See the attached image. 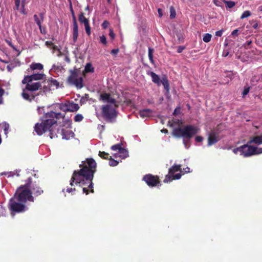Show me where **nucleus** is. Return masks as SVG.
<instances>
[{
    "label": "nucleus",
    "mask_w": 262,
    "mask_h": 262,
    "mask_svg": "<svg viewBox=\"0 0 262 262\" xmlns=\"http://www.w3.org/2000/svg\"><path fill=\"white\" fill-rule=\"evenodd\" d=\"M170 18L171 19H172V18H175L176 15V13L175 10H174V9L173 8V7H170Z\"/></svg>",
    "instance_id": "38"
},
{
    "label": "nucleus",
    "mask_w": 262,
    "mask_h": 262,
    "mask_svg": "<svg viewBox=\"0 0 262 262\" xmlns=\"http://www.w3.org/2000/svg\"><path fill=\"white\" fill-rule=\"evenodd\" d=\"M119 157L122 159H125V158H127V157H128V151L126 149H125L123 147H122L121 149H119Z\"/></svg>",
    "instance_id": "25"
},
{
    "label": "nucleus",
    "mask_w": 262,
    "mask_h": 262,
    "mask_svg": "<svg viewBox=\"0 0 262 262\" xmlns=\"http://www.w3.org/2000/svg\"><path fill=\"white\" fill-rule=\"evenodd\" d=\"M195 140L198 142H201L203 140V138L202 136H198L195 137Z\"/></svg>",
    "instance_id": "59"
},
{
    "label": "nucleus",
    "mask_w": 262,
    "mask_h": 262,
    "mask_svg": "<svg viewBox=\"0 0 262 262\" xmlns=\"http://www.w3.org/2000/svg\"><path fill=\"white\" fill-rule=\"evenodd\" d=\"M219 135L214 132H212L209 133L208 137V146H210L212 145L215 144L220 140Z\"/></svg>",
    "instance_id": "13"
},
{
    "label": "nucleus",
    "mask_w": 262,
    "mask_h": 262,
    "mask_svg": "<svg viewBox=\"0 0 262 262\" xmlns=\"http://www.w3.org/2000/svg\"><path fill=\"white\" fill-rule=\"evenodd\" d=\"M180 113V107H177L174 110V112L173 113V115L174 116H176Z\"/></svg>",
    "instance_id": "55"
},
{
    "label": "nucleus",
    "mask_w": 262,
    "mask_h": 262,
    "mask_svg": "<svg viewBox=\"0 0 262 262\" xmlns=\"http://www.w3.org/2000/svg\"><path fill=\"white\" fill-rule=\"evenodd\" d=\"M84 71L86 73H93L94 72V68L92 64L89 62L86 64Z\"/></svg>",
    "instance_id": "28"
},
{
    "label": "nucleus",
    "mask_w": 262,
    "mask_h": 262,
    "mask_svg": "<svg viewBox=\"0 0 262 262\" xmlns=\"http://www.w3.org/2000/svg\"><path fill=\"white\" fill-rule=\"evenodd\" d=\"M80 72V70L77 69L71 70V75L67 79L69 84L74 85L77 89H81L83 86V78L79 76Z\"/></svg>",
    "instance_id": "6"
},
{
    "label": "nucleus",
    "mask_w": 262,
    "mask_h": 262,
    "mask_svg": "<svg viewBox=\"0 0 262 262\" xmlns=\"http://www.w3.org/2000/svg\"><path fill=\"white\" fill-rule=\"evenodd\" d=\"M118 114L116 108L111 104L104 105L101 107L102 117L106 122H114Z\"/></svg>",
    "instance_id": "5"
},
{
    "label": "nucleus",
    "mask_w": 262,
    "mask_h": 262,
    "mask_svg": "<svg viewBox=\"0 0 262 262\" xmlns=\"http://www.w3.org/2000/svg\"><path fill=\"white\" fill-rule=\"evenodd\" d=\"M148 74L150 75L152 78V81L155 83L160 85L161 84V79L159 76L154 72H149Z\"/></svg>",
    "instance_id": "19"
},
{
    "label": "nucleus",
    "mask_w": 262,
    "mask_h": 262,
    "mask_svg": "<svg viewBox=\"0 0 262 262\" xmlns=\"http://www.w3.org/2000/svg\"><path fill=\"white\" fill-rule=\"evenodd\" d=\"M5 91L2 88H0V104H2L3 103V95H4Z\"/></svg>",
    "instance_id": "46"
},
{
    "label": "nucleus",
    "mask_w": 262,
    "mask_h": 262,
    "mask_svg": "<svg viewBox=\"0 0 262 262\" xmlns=\"http://www.w3.org/2000/svg\"><path fill=\"white\" fill-rule=\"evenodd\" d=\"M45 77L46 75L43 74L36 73L29 75V77H30V81L32 82L33 80L43 79Z\"/></svg>",
    "instance_id": "18"
},
{
    "label": "nucleus",
    "mask_w": 262,
    "mask_h": 262,
    "mask_svg": "<svg viewBox=\"0 0 262 262\" xmlns=\"http://www.w3.org/2000/svg\"><path fill=\"white\" fill-rule=\"evenodd\" d=\"M85 32L88 36H90L91 34V27L89 25V23L85 24L84 25Z\"/></svg>",
    "instance_id": "41"
},
{
    "label": "nucleus",
    "mask_w": 262,
    "mask_h": 262,
    "mask_svg": "<svg viewBox=\"0 0 262 262\" xmlns=\"http://www.w3.org/2000/svg\"><path fill=\"white\" fill-rule=\"evenodd\" d=\"M151 110H150V109L146 108L140 111L139 112V115L141 117L144 118L146 117L149 116L151 115Z\"/></svg>",
    "instance_id": "24"
},
{
    "label": "nucleus",
    "mask_w": 262,
    "mask_h": 262,
    "mask_svg": "<svg viewBox=\"0 0 262 262\" xmlns=\"http://www.w3.org/2000/svg\"><path fill=\"white\" fill-rule=\"evenodd\" d=\"M63 119L64 120L63 124H67L68 125V127L71 128L72 120L69 119H66L65 118Z\"/></svg>",
    "instance_id": "42"
},
{
    "label": "nucleus",
    "mask_w": 262,
    "mask_h": 262,
    "mask_svg": "<svg viewBox=\"0 0 262 262\" xmlns=\"http://www.w3.org/2000/svg\"><path fill=\"white\" fill-rule=\"evenodd\" d=\"M109 25V23L108 21L107 20H104L102 24V28L104 29H105L107 28L108 26Z\"/></svg>",
    "instance_id": "52"
},
{
    "label": "nucleus",
    "mask_w": 262,
    "mask_h": 262,
    "mask_svg": "<svg viewBox=\"0 0 262 262\" xmlns=\"http://www.w3.org/2000/svg\"><path fill=\"white\" fill-rule=\"evenodd\" d=\"M30 68L32 70H42L43 69V65L40 63H33L30 65Z\"/></svg>",
    "instance_id": "27"
},
{
    "label": "nucleus",
    "mask_w": 262,
    "mask_h": 262,
    "mask_svg": "<svg viewBox=\"0 0 262 262\" xmlns=\"http://www.w3.org/2000/svg\"><path fill=\"white\" fill-rule=\"evenodd\" d=\"M78 36V27H73V40L75 43L77 40V38Z\"/></svg>",
    "instance_id": "29"
},
{
    "label": "nucleus",
    "mask_w": 262,
    "mask_h": 262,
    "mask_svg": "<svg viewBox=\"0 0 262 262\" xmlns=\"http://www.w3.org/2000/svg\"><path fill=\"white\" fill-rule=\"evenodd\" d=\"M241 146L237 147V148H235L233 149V152L235 154H237L238 152H239L240 155H241Z\"/></svg>",
    "instance_id": "56"
},
{
    "label": "nucleus",
    "mask_w": 262,
    "mask_h": 262,
    "mask_svg": "<svg viewBox=\"0 0 262 262\" xmlns=\"http://www.w3.org/2000/svg\"><path fill=\"white\" fill-rule=\"evenodd\" d=\"M109 35L111 37L112 39H114L115 36V34L114 33V31H113L112 29H110Z\"/></svg>",
    "instance_id": "54"
},
{
    "label": "nucleus",
    "mask_w": 262,
    "mask_h": 262,
    "mask_svg": "<svg viewBox=\"0 0 262 262\" xmlns=\"http://www.w3.org/2000/svg\"><path fill=\"white\" fill-rule=\"evenodd\" d=\"M47 82L49 85H50L51 86H55L56 89L58 88L59 86V82L53 78H49Z\"/></svg>",
    "instance_id": "26"
},
{
    "label": "nucleus",
    "mask_w": 262,
    "mask_h": 262,
    "mask_svg": "<svg viewBox=\"0 0 262 262\" xmlns=\"http://www.w3.org/2000/svg\"><path fill=\"white\" fill-rule=\"evenodd\" d=\"M198 128L193 125H187L183 127H178L173 129L172 135L176 138H183V144L186 148L190 146V140L198 132Z\"/></svg>",
    "instance_id": "3"
},
{
    "label": "nucleus",
    "mask_w": 262,
    "mask_h": 262,
    "mask_svg": "<svg viewBox=\"0 0 262 262\" xmlns=\"http://www.w3.org/2000/svg\"><path fill=\"white\" fill-rule=\"evenodd\" d=\"M154 52V49L150 47H149L148 48V57H149V59L150 62L152 63H154V60L153 59Z\"/></svg>",
    "instance_id": "31"
},
{
    "label": "nucleus",
    "mask_w": 262,
    "mask_h": 262,
    "mask_svg": "<svg viewBox=\"0 0 262 262\" xmlns=\"http://www.w3.org/2000/svg\"><path fill=\"white\" fill-rule=\"evenodd\" d=\"M223 30H219V31H217L215 32V35L216 36H219V37H220L223 34Z\"/></svg>",
    "instance_id": "62"
},
{
    "label": "nucleus",
    "mask_w": 262,
    "mask_h": 262,
    "mask_svg": "<svg viewBox=\"0 0 262 262\" xmlns=\"http://www.w3.org/2000/svg\"><path fill=\"white\" fill-rule=\"evenodd\" d=\"M83 117L81 114H77L74 117V121L75 122H80L82 120Z\"/></svg>",
    "instance_id": "40"
},
{
    "label": "nucleus",
    "mask_w": 262,
    "mask_h": 262,
    "mask_svg": "<svg viewBox=\"0 0 262 262\" xmlns=\"http://www.w3.org/2000/svg\"><path fill=\"white\" fill-rule=\"evenodd\" d=\"M251 15V13L249 11H245L244 12V13L242 14V16H241V19H244L245 18H247L249 16H250Z\"/></svg>",
    "instance_id": "37"
},
{
    "label": "nucleus",
    "mask_w": 262,
    "mask_h": 262,
    "mask_svg": "<svg viewBox=\"0 0 262 262\" xmlns=\"http://www.w3.org/2000/svg\"><path fill=\"white\" fill-rule=\"evenodd\" d=\"M59 108L63 112H68V103L60 104Z\"/></svg>",
    "instance_id": "32"
},
{
    "label": "nucleus",
    "mask_w": 262,
    "mask_h": 262,
    "mask_svg": "<svg viewBox=\"0 0 262 262\" xmlns=\"http://www.w3.org/2000/svg\"><path fill=\"white\" fill-rule=\"evenodd\" d=\"M249 91H250V87L249 86H247V87L245 86L244 91H243V93H242L243 96H245L247 95L249 93Z\"/></svg>",
    "instance_id": "45"
},
{
    "label": "nucleus",
    "mask_w": 262,
    "mask_h": 262,
    "mask_svg": "<svg viewBox=\"0 0 262 262\" xmlns=\"http://www.w3.org/2000/svg\"><path fill=\"white\" fill-rule=\"evenodd\" d=\"M92 180H93V179H92L91 180H88L90 182V184L88 186V188L91 189L90 190V192H91L94 193V189H93V183Z\"/></svg>",
    "instance_id": "49"
},
{
    "label": "nucleus",
    "mask_w": 262,
    "mask_h": 262,
    "mask_svg": "<svg viewBox=\"0 0 262 262\" xmlns=\"http://www.w3.org/2000/svg\"><path fill=\"white\" fill-rule=\"evenodd\" d=\"M143 180L150 187H155L160 183L159 177L151 174L145 175L143 178Z\"/></svg>",
    "instance_id": "10"
},
{
    "label": "nucleus",
    "mask_w": 262,
    "mask_h": 262,
    "mask_svg": "<svg viewBox=\"0 0 262 262\" xmlns=\"http://www.w3.org/2000/svg\"><path fill=\"white\" fill-rule=\"evenodd\" d=\"M79 108V106L78 104L74 103V102L68 103V112H76Z\"/></svg>",
    "instance_id": "20"
},
{
    "label": "nucleus",
    "mask_w": 262,
    "mask_h": 262,
    "mask_svg": "<svg viewBox=\"0 0 262 262\" xmlns=\"http://www.w3.org/2000/svg\"><path fill=\"white\" fill-rule=\"evenodd\" d=\"M100 100H102L104 102L111 103L112 104H114L116 107H117L118 105L116 104V100L111 97L110 94L103 93L100 95Z\"/></svg>",
    "instance_id": "12"
},
{
    "label": "nucleus",
    "mask_w": 262,
    "mask_h": 262,
    "mask_svg": "<svg viewBox=\"0 0 262 262\" xmlns=\"http://www.w3.org/2000/svg\"><path fill=\"white\" fill-rule=\"evenodd\" d=\"M64 118V115L60 113L50 111L45 113L40 119V123H37L34 128V131L38 136H41L47 132H49L51 139L61 136L60 126H57V120Z\"/></svg>",
    "instance_id": "1"
},
{
    "label": "nucleus",
    "mask_w": 262,
    "mask_h": 262,
    "mask_svg": "<svg viewBox=\"0 0 262 262\" xmlns=\"http://www.w3.org/2000/svg\"><path fill=\"white\" fill-rule=\"evenodd\" d=\"M61 137L63 139L69 140L70 137H73L74 133L71 130H66L61 128Z\"/></svg>",
    "instance_id": "15"
},
{
    "label": "nucleus",
    "mask_w": 262,
    "mask_h": 262,
    "mask_svg": "<svg viewBox=\"0 0 262 262\" xmlns=\"http://www.w3.org/2000/svg\"><path fill=\"white\" fill-rule=\"evenodd\" d=\"M255 151H254V153H255V155L262 154V147L258 148L256 146H255Z\"/></svg>",
    "instance_id": "50"
},
{
    "label": "nucleus",
    "mask_w": 262,
    "mask_h": 262,
    "mask_svg": "<svg viewBox=\"0 0 262 262\" xmlns=\"http://www.w3.org/2000/svg\"><path fill=\"white\" fill-rule=\"evenodd\" d=\"M26 91L27 90H25V88L23 89L21 96L24 99L31 102L33 99L35 98V96L34 95H32V97H31L30 95L28 93L26 92Z\"/></svg>",
    "instance_id": "22"
},
{
    "label": "nucleus",
    "mask_w": 262,
    "mask_h": 262,
    "mask_svg": "<svg viewBox=\"0 0 262 262\" xmlns=\"http://www.w3.org/2000/svg\"><path fill=\"white\" fill-rule=\"evenodd\" d=\"M121 144L119 143V144H115V145H114L113 146H111V149L113 150H118V151H119V149H121L122 148L121 147Z\"/></svg>",
    "instance_id": "39"
},
{
    "label": "nucleus",
    "mask_w": 262,
    "mask_h": 262,
    "mask_svg": "<svg viewBox=\"0 0 262 262\" xmlns=\"http://www.w3.org/2000/svg\"><path fill=\"white\" fill-rule=\"evenodd\" d=\"M108 159L109 160V165L111 166H117L119 163L117 161L114 160L111 157H110V158H109Z\"/></svg>",
    "instance_id": "33"
},
{
    "label": "nucleus",
    "mask_w": 262,
    "mask_h": 262,
    "mask_svg": "<svg viewBox=\"0 0 262 262\" xmlns=\"http://www.w3.org/2000/svg\"><path fill=\"white\" fill-rule=\"evenodd\" d=\"M239 31V30L238 29L233 30L231 33V36L233 38H235L236 36H237L238 35Z\"/></svg>",
    "instance_id": "47"
},
{
    "label": "nucleus",
    "mask_w": 262,
    "mask_h": 262,
    "mask_svg": "<svg viewBox=\"0 0 262 262\" xmlns=\"http://www.w3.org/2000/svg\"><path fill=\"white\" fill-rule=\"evenodd\" d=\"M224 3H225L226 5V7L228 8H232L234 7L235 5V3L233 1H227V0H222Z\"/></svg>",
    "instance_id": "30"
},
{
    "label": "nucleus",
    "mask_w": 262,
    "mask_h": 262,
    "mask_svg": "<svg viewBox=\"0 0 262 262\" xmlns=\"http://www.w3.org/2000/svg\"><path fill=\"white\" fill-rule=\"evenodd\" d=\"M249 143L255 144L256 145H260L262 144V135L261 136H254L250 137Z\"/></svg>",
    "instance_id": "16"
},
{
    "label": "nucleus",
    "mask_w": 262,
    "mask_h": 262,
    "mask_svg": "<svg viewBox=\"0 0 262 262\" xmlns=\"http://www.w3.org/2000/svg\"><path fill=\"white\" fill-rule=\"evenodd\" d=\"M39 16L40 17V19H39L38 16L36 14H35L33 16L34 20L37 26H38L41 33H43L42 31V28H41V22L43 21L44 19V13H39Z\"/></svg>",
    "instance_id": "17"
},
{
    "label": "nucleus",
    "mask_w": 262,
    "mask_h": 262,
    "mask_svg": "<svg viewBox=\"0 0 262 262\" xmlns=\"http://www.w3.org/2000/svg\"><path fill=\"white\" fill-rule=\"evenodd\" d=\"M185 49L184 46H179L177 49V52L179 53H181Z\"/></svg>",
    "instance_id": "61"
},
{
    "label": "nucleus",
    "mask_w": 262,
    "mask_h": 262,
    "mask_svg": "<svg viewBox=\"0 0 262 262\" xmlns=\"http://www.w3.org/2000/svg\"><path fill=\"white\" fill-rule=\"evenodd\" d=\"M73 18V27H78V24L76 20V18L75 15H73V16H72Z\"/></svg>",
    "instance_id": "51"
},
{
    "label": "nucleus",
    "mask_w": 262,
    "mask_h": 262,
    "mask_svg": "<svg viewBox=\"0 0 262 262\" xmlns=\"http://www.w3.org/2000/svg\"><path fill=\"white\" fill-rule=\"evenodd\" d=\"M241 155L244 157H249L253 155H255L254 151L255 148L254 146L251 145V143H249V141L245 144L241 146Z\"/></svg>",
    "instance_id": "8"
},
{
    "label": "nucleus",
    "mask_w": 262,
    "mask_h": 262,
    "mask_svg": "<svg viewBox=\"0 0 262 262\" xmlns=\"http://www.w3.org/2000/svg\"><path fill=\"white\" fill-rule=\"evenodd\" d=\"M162 84L164 86V89L166 90L167 92H169V84L167 77L164 75L161 79V84Z\"/></svg>",
    "instance_id": "21"
},
{
    "label": "nucleus",
    "mask_w": 262,
    "mask_h": 262,
    "mask_svg": "<svg viewBox=\"0 0 262 262\" xmlns=\"http://www.w3.org/2000/svg\"><path fill=\"white\" fill-rule=\"evenodd\" d=\"M15 5L16 10H18L20 5V0H15Z\"/></svg>",
    "instance_id": "60"
},
{
    "label": "nucleus",
    "mask_w": 262,
    "mask_h": 262,
    "mask_svg": "<svg viewBox=\"0 0 262 262\" xmlns=\"http://www.w3.org/2000/svg\"><path fill=\"white\" fill-rule=\"evenodd\" d=\"M16 198H12L9 203V209L11 211V214L14 216L16 212H21L25 211L26 206L21 202H17Z\"/></svg>",
    "instance_id": "7"
},
{
    "label": "nucleus",
    "mask_w": 262,
    "mask_h": 262,
    "mask_svg": "<svg viewBox=\"0 0 262 262\" xmlns=\"http://www.w3.org/2000/svg\"><path fill=\"white\" fill-rule=\"evenodd\" d=\"M43 92H49L51 91V89L49 86L45 85L43 87Z\"/></svg>",
    "instance_id": "64"
},
{
    "label": "nucleus",
    "mask_w": 262,
    "mask_h": 262,
    "mask_svg": "<svg viewBox=\"0 0 262 262\" xmlns=\"http://www.w3.org/2000/svg\"><path fill=\"white\" fill-rule=\"evenodd\" d=\"M89 100V94H85L80 100V103L81 104H84L86 101Z\"/></svg>",
    "instance_id": "35"
},
{
    "label": "nucleus",
    "mask_w": 262,
    "mask_h": 262,
    "mask_svg": "<svg viewBox=\"0 0 262 262\" xmlns=\"http://www.w3.org/2000/svg\"><path fill=\"white\" fill-rule=\"evenodd\" d=\"M211 37L212 36L210 34L206 33L203 36V40L205 42H208L210 41Z\"/></svg>",
    "instance_id": "34"
},
{
    "label": "nucleus",
    "mask_w": 262,
    "mask_h": 262,
    "mask_svg": "<svg viewBox=\"0 0 262 262\" xmlns=\"http://www.w3.org/2000/svg\"><path fill=\"white\" fill-rule=\"evenodd\" d=\"M100 41L101 43H103L104 45H106L107 43L106 38L104 35H102L100 36Z\"/></svg>",
    "instance_id": "44"
},
{
    "label": "nucleus",
    "mask_w": 262,
    "mask_h": 262,
    "mask_svg": "<svg viewBox=\"0 0 262 262\" xmlns=\"http://www.w3.org/2000/svg\"><path fill=\"white\" fill-rule=\"evenodd\" d=\"M226 76L230 78L231 79L233 78V75L231 72H226Z\"/></svg>",
    "instance_id": "58"
},
{
    "label": "nucleus",
    "mask_w": 262,
    "mask_h": 262,
    "mask_svg": "<svg viewBox=\"0 0 262 262\" xmlns=\"http://www.w3.org/2000/svg\"><path fill=\"white\" fill-rule=\"evenodd\" d=\"M96 163L92 159H86V162L83 164H80V167L81 168L78 170H74L73 176L70 181V185L73 186L74 182L77 183L85 184L84 179L85 180H91L93 179L94 174L96 171Z\"/></svg>",
    "instance_id": "2"
},
{
    "label": "nucleus",
    "mask_w": 262,
    "mask_h": 262,
    "mask_svg": "<svg viewBox=\"0 0 262 262\" xmlns=\"http://www.w3.org/2000/svg\"><path fill=\"white\" fill-rule=\"evenodd\" d=\"M41 88V83L39 82H34L32 83H27L25 87V90L28 91H36Z\"/></svg>",
    "instance_id": "14"
},
{
    "label": "nucleus",
    "mask_w": 262,
    "mask_h": 262,
    "mask_svg": "<svg viewBox=\"0 0 262 262\" xmlns=\"http://www.w3.org/2000/svg\"><path fill=\"white\" fill-rule=\"evenodd\" d=\"M252 41H251V40L247 41L246 43H245L244 44V47L246 49H248L249 48V46L252 43Z\"/></svg>",
    "instance_id": "57"
},
{
    "label": "nucleus",
    "mask_w": 262,
    "mask_h": 262,
    "mask_svg": "<svg viewBox=\"0 0 262 262\" xmlns=\"http://www.w3.org/2000/svg\"><path fill=\"white\" fill-rule=\"evenodd\" d=\"M30 180L29 184V189L31 192V194H34L35 196H38L43 193V190L39 186L36 182H33L31 177L27 179V180Z\"/></svg>",
    "instance_id": "9"
},
{
    "label": "nucleus",
    "mask_w": 262,
    "mask_h": 262,
    "mask_svg": "<svg viewBox=\"0 0 262 262\" xmlns=\"http://www.w3.org/2000/svg\"><path fill=\"white\" fill-rule=\"evenodd\" d=\"M213 3L218 7H221V3L219 0H213Z\"/></svg>",
    "instance_id": "63"
},
{
    "label": "nucleus",
    "mask_w": 262,
    "mask_h": 262,
    "mask_svg": "<svg viewBox=\"0 0 262 262\" xmlns=\"http://www.w3.org/2000/svg\"><path fill=\"white\" fill-rule=\"evenodd\" d=\"M99 156L101 158H103L104 159H108L109 158L108 157L109 154L107 152H105L104 151H99Z\"/></svg>",
    "instance_id": "36"
},
{
    "label": "nucleus",
    "mask_w": 262,
    "mask_h": 262,
    "mask_svg": "<svg viewBox=\"0 0 262 262\" xmlns=\"http://www.w3.org/2000/svg\"><path fill=\"white\" fill-rule=\"evenodd\" d=\"M29 77V75H27V76H25L24 79L22 80V83L25 84H27V83H31V81H30V77Z\"/></svg>",
    "instance_id": "43"
},
{
    "label": "nucleus",
    "mask_w": 262,
    "mask_h": 262,
    "mask_svg": "<svg viewBox=\"0 0 262 262\" xmlns=\"http://www.w3.org/2000/svg\"><path fill=\"white\" fill-rule=\"evenodd\" d=\"M181 171V165H174L169 169L168 174L165 176V179L163 182L164 183H168L172 180V176L176 172Z\"/></svg>",
    "instance_id": "11"
},
{
    "label": "nucleus",
    "mask_w": 262,
    "mask_h": 262,
    "mask_svg": "<svg viewBox=\"0 0 262 262\" xmlns=\"http://www.w3.org/2000/svg\"><path fill=\"white\" fill-rule=\"evenodd\" d=\"M119 51V49H118V48L114 49L111 51V53L113 55L116 56V55L118 53Z\"/></svg>",
    "instance_id": "53"
},
{
    "label": "nucleus",
    "mask_w": 262,
    "mask_h": 262,
    "mask_svg": "<svg viewBox=\"0 0 262 262\" xmlns=\"http://www.w3.org/2000/svg\"><path fill=\"white\" fill-rule=\"evenodd\" d=\"M30 180H26L24 185L20 186L16 191L14 196L18 202L25 203L27 201L34 202V198L29 189Z\"/></svg>",
    "instance_id": "4"
},
{
    "label": "nucleus",
    "mask_w": 262,
    "mask_h": 262,
    "mask_svg": "<svg viewBox=\"0 0 262 262\" xmlns=\"http://www.w3.org/2000/svg\"><path fill=\"white\" fill-rule=\"evenodd\" d=\"M172 176V180H179L181 178L182 174L180 173H177L175 175L174 174Z\"/></svg>",
    "instance_id": "48"
},
{
    "label": "nucleus",
    "mask_w": 262,
    "mask_h": 262,
    "mask_svg": "<svg viewBox=\"0 0 262 262\" xmlns=\"http://www.w3.org/2000/svg\"><path fill=\"white\" fill-rule=\"evenodd\" d=\"M78 20L81 24H83L84 25L89 23V20L88 18H85L84 16L83 12H80L78 15Z\"/></svg>",
    "instance_id": "23"
}]
</instances>
